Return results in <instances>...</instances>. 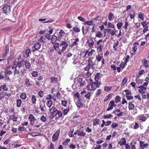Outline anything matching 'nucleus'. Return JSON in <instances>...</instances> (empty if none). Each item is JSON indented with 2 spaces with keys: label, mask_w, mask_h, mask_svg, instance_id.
Returning a JSON list of instances; mask_svg holds the SVG:
<instances>
[{
  "label": "nucleus",
  "mask_w": 149,
  "mask_h": 149,
  "mask_svg": "<svg viewBox=\"0 0 149 149\" xmlns=\"http://www.w3.org/2000/svg\"><path fill=\"white\" fill-rule=\"evenodd\" d=\"M74 96L78 100L76 103V105L78 107H85V105L83 102V100L80 97L79 94L78 92H76L74 95Z\"/></svg>",
  "instance_id": "f257e3e1"
},
{
  "label": "nucleus",
  "mask_w": 149,
  "mask_h": 149,
  "mask_svg": "<svg viewBox=\"0 0 149 149\" xmlns=\"http://www.w3.org/2000/svg\"><path fill=\"white\" fill-rule=\"evenodd\" d=\"M103 41L102 39H100L96 42V47L97 51L98 52H100L102 51L103 48L104 47L103 43L102 44Z\"/></svg>",
  "instance_id": "f03ea898"
},
{
  "label": "nucleus",
  "mask_w": 149,
  "mask_h": 149,
  "mask_svg": "<svg viewBox=\"0 0 149 149\" xmlns=\"http://www.w3.org/2000/svg\"><path fill=\"white\" fill-rule=\"evenodd\" d=\"M49 113L51 115L50 118H54L58 110L56 107L53 106L50 109H49Z\"/></svg>",
  "instance_id": "7ed1b4c3"
},
{
  "label": "nucleus",
  "mask_w": 149,
  "mask_h": 149,
  "mask_svg": "<svg viewBox=\"0 0 149 149\" xmlns=\"http://www.w3.org/2000/svg\"><path fill=\"white\" fill-rule=\"evenodd\" d=\"M148 84V82H144L143 85L139 86L138 88H140L139 91L141 94L145 93V91L146 90V87Z\"/></svg>",
  "instance_id": "20e7f679"
},
{
  "label": "nucleus",
  "mask_w": 149,
  "mask_h": 149,
  "mask_svg": "<svg viewBox=\"0 0 149 149\" xmlns=\"http://www.w3.org/2000/svg\"><path fill=\"white\" fill-rule=\"evenodd\" d=\"M2 10L4 13L6 15H8L10 13V8L9 5L5 4L3 7Z\"/></svg>",
  "instance_id": "39448f33"
},
{
  "label": "nucleus",
  "mask_w": 149,
  "mask_h": 149,
  "mask_svg": "<svg viewBox=\"0 0 149 149\" xmlns=\"http://www.w3.org/2000/svg\"><path fill=\"white\" fill-rule=\"evenodd\" d=\"M91 81L89 83V84L87 85V89L88 90L90 91H94L96 89V88L95 87V85L93 84V82L92 81V80L90 79Z\"/></svg>",
  "instance_id": "423d86ee"
},
{
  "label": "nucleus",
  "mask_w": 149,
  "mask_h": 149,
  "mask_svg": "<svg viewBox=\"0 0 149 149\" xmlns=\"http://www.w3.org/2000/svg\"><path fill=\"white\" fill-rule=\"evenodd\" d=\"M116 106V105L115 104L114 100H111L108 104V107L106 110L107 111H109L112 110L114 107H115Z\"/></svg>",
  "instance_id": "0eeeda50"
},
{
  "label": "nucleus",
  "mask_w": 149,
  "mask_h": 149,
  "mask_svg": "<svg viewBox=\"0 0 149 149\" xmlns=\"http://www.w3.org/2000/svg\"><path fill=\"white\" fill-rule=\"evenodd\" d=\"M28 119L30 121V125L33 126L34 125L35 121H37V120L35 118L34 115L32 114L29 115Z\"/></svg>",
  "instance_id": "6e6552de"
},
{
  "label": "nucleus",
  "mask_w": 149,
  "mask_h": 149,
  "mask_svg": "<svg viewBox=\"0 0 149 149\" xmlns=\"http://www.w3.org/2000/svg\"><path fill=\"white\" fill-rule=\"evenodd\" d=\"M41 47L40 44L38 42L36 43L32 47V52H34L40 49Z\"/></svg>",
  "instance_id": "1a4fd4ad"
},
{
  "label": "nucleus",
  "mask_w": 149,
  "mask_h": 149,
  "mask_svg": "<svg viewBox=\"0 0 149 149\" xmlns=\"http://www.w3.org/2000/svg\"><path fill=\"white\" fill-rule=\"evenodd\" d=\"M60 133V130H58L53 134L52 136V141H55L58 139Z\"/></svg>",
  "instance_id": "9d476101"
},
{
  "label": "nucleus",
  "mask_w": 149,
  "mask_h": 149,
  "mask_svg": "<svg viewBox=\"0 0 149 149\" xmlns=\"http://www.w3.org/2000/svg\"><path fill=\"white\" fill-rule=\"evenodd\" d=\"M79 40L78 38H74L71 40V43L70 45V47H72L79 44Z\"/></svg>",
  "instance_id": "9b49d317"
},
{
  "label": "nucleus",
  "mask_w": 149,
  "mask_h": 149,
  "mask_svg": "<svg viewBox=\"0 0 149 149\" xmlns=\"http://www.w3.org/2000/svg\"><path fill=\"white\" fill-rule=\"evenodd\" d=\"M112 113L115 114L118 117L120 116H123V112H121V110L119 109H116L114 110Z\"/></svg>",
  "instance_id": "f8f14e48"
},
{
  "label": "nucleus",
  "mask_w": 149,
  "mask_h": 149,
  "mask_svg": "<svg viewBox=\"0 0 149 149\" xmlns=\"http://www.w3.org/2000/svg\"><path fill=\"white\" fill-rule=\"evenodd\" d=\"M24 60L23 59L21 60L20 61H16L17 68L18 67L19 69H20L21 67L22 66L24 67Z\"/></svg>",
  "instance_id": "ddd939ff"
},
{
  "label": "nucleus",
  "mask_w": 149,
  "mask_h": 149,
  "mask_svg": "<svg viewBox=\"0 0 149 149\" xmlns=\"http://www.w3.org/2000/svg\"><path fill=\"white\" fill-rule=\"evenodd\" d=\"M86 43L88 44V47L90 48H92L93 47V46L94 45V41L92 38H91L88 40Z\"/></svg>",
  "instance_id": "4468645a"
},
{
  "label": "nucleus",
  "mask_w": 149,
  "mask_h": 149,
  "mask_svg": "<svg viewBox=\"0 0 149 149\" xmlns=\"http://www.w3.org/2000/svg\"><path fill=\"white\" fill-rule=\"evenodd\" d=\"M149 62L146 59H144L142 63V64L140 68H141L143 66H144L145 69H148L149 68Z\"/></svg>",
  "instance_id": "2eb2a0df"
},
{
  "label": "nucleus",
  "mask_w": 149,
  "mask_h": 149,
  "mask_svg": "<svg viewBox=\"0 0 149 149\" xmlns=\"http://www.w3.org/2000/svg\"><path fill=\"white\" fill-rule=\"evenodd\" d=\"M86 28L85 29V27L84 26H82L81 29L84 35H85V34H87L89 32V27H88L85 26Z\"/></svg>",
  "instance_id": "dca6fc26"
},
{
  "label": "nucleus",
  "mask_w": 149,
  "mask_h": 149,
  "mask_svg": "<svg viewBox=\"0 0 149 149\" xmlns=\"http://www.w3.org/2000/svg\"><path fill=\"white\" fill-rule=\"evenodd\" d=\"M65 34V33L64 31L62 30H61L58 34V40L60 41L62 37L64 36Z\"/></svg>",
  "instance_id": "f3484780"
},
{
  "label": "nucleus",
  "mask_w": 149,
  "mask_h": 149,
  "mask_svg": "<svg viewBox=\"0 0 149 149\" xmlns=\"http://www.w3.org/2000/svg\"><path fill=\"white\" fill-rule=\"evenodd\" d=\"M55 116L56 118L58 119H62L64 117L60 110H58Z\"/></svg>",
  "instance_id": "a211bd4d"
},
{
  "label": "nucleus",
  "mask_w": 149,
  "mask_h": 149,
  "mask_svg": "<svg viewBox=\"0 0 149 149\" xmlns=\"http://www.w3.org/2000/svg\"><path fill=\"white\" fill-rule=\"evenodd\" d=\"M45 104L44 101L40 102L39 108L42 112H44L45 111Z\"/></svg>",
  "instance_id": "6ab92c4d"
},
{
  "label": "nucleus",
  "mask_w": 149,
  "mask_h": 149,
  "mask_svg": "<svg viewBox=\"0 0 149 149\" xmlns=\"http://www.w3.org/2000/svg\"><path fill=\"white\" fill-rule=\"evenodd\" d=\"M68 43L67 42L62 41H61V44L60 45V46H62V50H65L66 47L68 46Z\"/></svg>",
  "instance_id": "aec40b11"
},
{
  "label": "nucleus",
  "mask_w": 149,
  "mask_h": 149,
  "mask_svg": "<svg viewBox=\"0 0 149 149\" xmlns=\"http://www.w3.org/2000/svg\"><path fill=\"white\" fill-rule=\"evenodd\" d=\"M107 32L108 34H110L111 36H113L115 35L116 33V31L115 29L114 30L109 29L107 30Z\"/></svg>",
  "instance_id": "412c9836"
},
{
  "label": "nucleus",
  "mask_w": 149,
  "mask_h": 149,
  "mask_svg": "<svg viewBox=\"0 0 149 149\" xmlns=\"http://www.w3.org/2000/svg\"><path fill=\"white\" fill-rule=\"evenodd\" d=\"M126 140L125 138H122L120 139V141H119L118 142V144L120 146H123L126 144Z\"/></svg>",
  "instance_id": "4be33fe9"
},
{
  "label": "nucleus",
  "mask_w": 149,
  "mask_h": 149,
  "mask_svg": "<svg viewBox=\"0 0 149 149\" xmlns=\"http://www.w3.org/2000/svg\"><path fill=\"white\" fill-rule=\"evenodd\" d=\"M46 41V38L44 36H42L38 40V41L42 45H43L45 43Z\"/></svg>",
  "instance_id": "5701e85b"
},
{
  "label": "nucleus",
  "mask_w": 149,
  "mask_h": 149,
  "mask_svg": "<svg viewBox=\"0 0 149 149\" xmlns=\"http://www.w3.org/2000/svg\"><path fill=\"white\" fill-rule=\"evenodd\" d=\"M103 76V75L100 72L97 73L95 77V81H98L99 79L102 77Z\"/></svg>",
  "instance_id": "b1692460"
},
{
  "label": "nucleus",
  "mask_w": 149,
  "mask_h": 149,
  "mask_svg": "<svg viewBox=\"0 0 149 149\" xmlns=\"http://www.w3.org/2000/svg\"><path fill=\"white\" fill-rule=\"evenodd\" d=\"M137 118L138 120L142 121H145L146 119V116L143 114L139 115Z\"/></svg>",
  "instance_id": "393cba45"
},
{
  "label": "nucleus",
  "mask_w": 149,
  "mask_h": 149,
  "mask_svg": "<svg viewBox=\"0 0 149 149\" xmlns=\"http://www.w3.org/2000/svg\"><path fill=\"white\" fill-rule=\"evenodd\" d=\"M145 142L143 141H140V146L141 149H144V148L147 146L148 145L147 143L144 144Z\"/></svg>",
  "instance_id": "a878e982"
},
{
  "label": "nucleus",
  "mask_w": 149,
  "mask_h": 149,
  "mask_svg": "<svg viewBox=\"0 0 149 149\" xmlns=\"http://www.w3.org/2000/svg\"><path fill=\"white\" fill-rule=\"evenodd\" d=\"M2 90L4 91H8V88L5 84H3V85H1L0 86V91H1Z\"/></svg>",
  "instance_id": "bb28decb"
},
{
  "label": "nucleus",
  "mask_w": 149,
  "mask_h": 149,
  "mask_svg": "<svg viewBox=\"0 0 149 149\" xmlns=\"http://www.w3.org/2000/svg\"><path fill=\"white\" fill-rule=\"evenodd\" d=\"M134 46L132 47V51L135 52H136L138 49V46L139 45V43L138 42H135L133 44Z\"/></svg>",
  "instance_id": "cd10ccee"
},
{
  "label": "nucleus",
  "mask_w": 149,
  "mask_h": 149,
  "mask_svg": "<svg viewBox=\"0 0 149 149\" xmlns=\"http://www.w3.org/2000/svg\"><path fill=\"white\" fill-rule=\"evenodd\" d=\"M31 100L32 104H36L37 101L36 96L34 95H31Z\"/></svg>",
  "instance_id": "c85d7f7f"
},
{
  "label": "nucleus",
  "mask_w": 149,
  "mask_h": 149,
  "mask_svg": "<svg viewBox=\"0 0 149 149\" xmlns=\"http://www.w3.org/2000/svg\"><path fill=\"white\" fill-rule=\"evenodd\" d=\"M57 38L58 37L56 36H55L54 34L52 36L51 38V42L52 43V44L55 43L57 40H58Z\"/></svg>",
  "instance_id": "c756f323"
},
{
  "label": "nucleus",
  "mask_w": 149,
  "mask_h": 149,
  "mask_svg": "<svg viewBox=\"0 0 149 149\" xmlns=\"http://www.w3.org/2000/svg\"><path fill=\"white\" fill-rule=\"evenodd\" d=\"M18 118V117L15 115H11L9 116V119L13 120L14 122L16 121Z\"/></svg>",
  "instance_id": "7c9ffc66"
},
{
  "label": "nucleus",
  "mask_w": 149,
  "mask_h": 149,
  "mask_svg": "<svg viewBox=\"0 0 149 149\" xmlns=\"http://www.w3.org/2000/svg\"><path fill=\"white\" fill-rule=\"evenodd\" d=\"M93 84L95 85V86L96 88H99L100 87L101 85H102V83L101 81H95V82H93Z\"/></svg>",
  "instance_id": "2f4dec72"
},
{
  "label": "nucleus",
  "mask_w": 149,
  "mask_h": 149,
  "mask_svg": "<svg viewBox=\"0 0 149 149\" xmlns=\"http://www.w3.org/2000/svg\"><path fill=\"white\" fill-rule=\"evenodd\" d=\"M24 64L26 69H29L31 66V64L28 61H24Z\"/></svg>",
  "instance_id": "473e14b6"
},
{
  "label": "nucleus",
  "mask_w": 149,
  "mask_h": 149,
  "mask_svg": "<svg viewBox=\"0 0 149 149\" xmlns=\"http://www.w3.org/2000/svg\"><path fill=\"white\" fill-rule=\"evenodd\" d=\"M93 126H95L99 124L100 120L99 119H97V118H95L93 119Z\"/></svg>",
  "instance_id": "72a5a7b5"
},
{
  "label": "nucleus",
  "mask_w": 149,
  "mask_h": 149,
  "mask_svg": "<svg viewBox=\"0 0 149 149\" xmlns=\"http://www.w3.org/2000/svg\"><path fill=\"white\" fill-rule=\"evenodd\" d=\"M115 17L114 16V14L111 12L109 13V15L108 16V20L109 21H111Z\"/></svg>",
  "instance_id": "f704fd0d"
},
{
  "label": "nucleus",
  "mask_w": 149,
  "mask_h": 149,
  "mask_svg": "<svg viewBox=\"0 0 149 149\" xmlns=\"http://www.w3.org/2000/svg\"><path fill=\"white\" fill-rule=\"evenodd\" d=\"M96 60L97 62L100 61L103 58V55L102 54H98L97 55H96Z\"/></svg>",
  "instance_id": "c9c22d12"
},
{
  "label": "nucleus",
  "mask_w": 149,
  "mask_h": 149,
  "mask_svg": "<svg viewBox=\"0 0 149 149\" xmlns=\"http://www.w3.org/2000/svg\"><path fill=\"white\" fill-rule=\"evenodd\" d=\"M77 81L81 86H83L85 84V81H83L82 79L81 78H79Z\"/></svg>",
  "instance_id": "e433bc0d"
},
{
  "label": "nucleus",
  "mask_w": 149,
  "mask_h": 149,
  "mask_svg": "<svg viewBox=\"0 0 149 149\" xmlns=\"http://www.w3.org/2000/svg\"><path fill=\"white\" fill-rule=\"evenodd\" d=\"M28 134L33 137H36L37 136H39L40 135V134L38 132H35L29 133Z\"/></svg>",
  "instance_id": "4c0bfd02"
},
{
  "label": "nucleus",
  "mask_w": 149,
  "mask_h": 149,
  "mask_svg": "<svg viewBox=\"0 0 149 149\" xmlns=\"http://www.w3.org/2000/svg\"><path fill=\"white\" fill-rule=\"evenodd\" d=\"M134 108V105L132 102H130L128 103V109L129 110H132Z\"/></svg>",
  "instance_id": "58836bf2"
},
{
  "label": "nucleus",
  "mask_w": 149,
  "mask_h": 149,
  "mask_svg": "<svg viewBox=\"0 0 149 149\" xmlns=\"http://www.w3.org/2000/svg\"><path fill=\"white\" fill-rule=\"evenodd\" d=\"M53 104L52 101L51 100H48L47 102L46 105L48 107L49 109L52 107V106Z\"/></svg>",
  "instance_id": "ea45409f"
},
{
  "label": "nucleus",
  "mask_w": 149,
  "mask_h": 149,
  "mask_svg": "<svg viewBox=\"0 0 149 149\" xmlns=\"http://www.w3.org/2000/svg\"><path fill=\"white\" fill-rule=\"evenodd\" d=\"M113 95V94L112 93H110L104 99V102L107 101H108L111 98V97H112V95Z\"/></svg>",
  "instance_id": "a19ab883"
},
{
  "label": "nucleus",
  "mask_w": 149,
  "mask_h": 149,
  "mask_svg": "<svg viewBox=\"0 0 149 149\" xmlns=\"http://www.w3.org/2000/svg\"><path fill=\"white\" fill-rule=\"evenodd\" d=\"M22 103V100L21 99H17L16 101V106L17 107H20Z\"/></svg>",
  "instance_id": "79ce46f5"
},
{
  "label": "nucleus",
  "mask_w": 149,
  "mask_h": 149,
  "mask_svg": "<svg viewBox=\"0 0 149 149\" xmlns=\"http://www.w3.org/2000/svg\"><path fill=\"white\" fill-rule=\"evenodd\" d=\"M4 73L5 76L8 75V76L9 75H12L13 72L11 71L6 70H5Z\"/></svg>",
  "instance_id": "37998d69"
},
{
  "label": "nucleus",
  "mask_w": 149,
  "mask_h": 149,
  "mask_svg": "<svg viewBox=\"0 0 149 149\" xmlns=\"http://www.w3.org/2000/svg\"><path fill=\"white\" fill-rule=\"evenodd\" d=\"M86 135V133L84 132L83 130L79 132V133L78 134V136H82L83 137H85Z\"/></svg>",
  "instance_id": "c03bdc74"
},
{
  "label": "nucleus",
  "mask_w": 149,
  "mask_h": 149,
  "mask_svg": "<svg viewBox=\"0 0 149 149\" xmlns=\"http://www.w3.org/2000/svg\"><path fill=\"white\" fill-rule=\"evenodd\" d=\"M95 36L97 38H102L103 34L102 33L98 31L97 32Z\"/></svg>",
  "instance_id": "a18cd8bd"
},
{
  "label": "nucleus",
  "mask_w": 149,
  "mask_h": 149,
  "mask_svg": "<svg viewBox=\"0 0 149 149\" xmlns=\"http://www.w3.org/2000/svg\"><path fill=\"white\" fill-rule=\"evenodd\" d=\"M112 88V86H104V90L105 91H111Z\"/></svg>",
  "instance_id": "49530a36"
},
{
  "label": "nucleus",
  "mask_w": 149,
  "mask_h": 149,
  "mask_svg": "<svg viewBox=\"0 0 149 149\" xmlns=\"http://www.w3.org/2000/svg\"><path fill=\"white\" fill-rule=\"evenodd\" d=\"M102 93V90L100 89H99L97 90L95 93V95L96 96H99Z\"/></svg>",
  "instance_id": "de8ad7c7"
},
{
  "label": "nucleus",
  "mask_w": 149,
  "mask_h": 149,
  "mask_svg": "<svg viewBox=\"0 0 149 149\" xmlns=\"http://www.w3.org/2000/svg\"><path fill=\"white\" fill-rule=\"evenodd\" d=\"M136 144V143L135 141H132L130 143L131 148L132 149H136L135 145Z\"/></svg>",
  "instance_id": "09e8293b"
},
{
  "label": "nucleus",
  "mask_w": 149,
  "mask_h": 149,
  "mask_svg": "<svg viewBox=\"0 0 149 149\" xmlns=\"http://www.w3.org/2000/svg\"><path fill=\"white\" fill-rule=\"evenodd\" d=\"M80 29L77 26H75L73 28V31L74 32L78 33H79L80 31Z\"/></svg>",
  "instance_id": "8fccbe9b"
},
{
  "label": "nucleus",
  "mask_w": 149,
  "mask_h": 149,
  "mask_svg": "<svg viewBox=\"0 0 149 149\" xmlns=\"http://www.w3.org/2000/svg\"><path fill=\"white\" fill-rule=\"evenodd\" d=\"M25 54L27 57L30 56V54H31V51L29 48H27L25 51Z\"/></svg>",
  "instance_id": "3c124183"
},
{
  "label": "nucleus",
  "mask_w": 149,
  "mask_h": 149,
  "mask_svg": "<svg viewBox=\"0 0 149 149\" xmlns=\"http://www.w3.org/2000/svg\"><path fill=\"white\" fill-rule=\"evenodd\" d=\"M115 102L116 103H118L121 100V97L119 95L116 96L115 97Z\"/></svg>",
  "instance_id": "603ef678"
},
{
  "label": "nucleus",
  "mask_w": 149,
  "mask_h": 149,
  "mask_svg": "<svg viewBox=\"0 0 149 149\" xmlns=\"http://www.w3.org/2000/svg\"><path fill=\"white\" fill-rule=\"evenodd\" d=\"M138 17L141 19L143 20L144 19V14L141 12L139 13Z\"/></svg>",
  "instance_id": "864d4df0"
},
{
  "label": "nucleus",
  "mask_w": 149,
  "mask_h": 149,
  "mask_svg": "<svg viewBox=\"0 0 149 149\" xmlns=\"http://www.w3.org/2000/svg\"><path fill=\"white\" fill-rule=\"evenodd\" d=\"M73 132L74 128L70 129V131L68 133V136L70 137H72L73 136Z\"/></svg>",
  "instance_id": "5fc2aeb1"
},
{
  "label": "nucleus",
  "mask_w": 149,
  "mask_h": 149,
  "mask_svg": "<svg viewBox=\"0 0 149 149\" xmlns=\"http://www.w3.org/2000/svg\"><path fill=\"white\" fill-rule=\"evenodd\" d=\"M91 65L88 64L86 66L85 68H84V70L85 71H88V72H87V74H88V73L90 74L89 73V70L91 68Z\"/></svg>",
  "instance_id": "6e6d98bb"
},
{
  "label": "nucleus",
  "mask_w": 149,
  "mask_h": 149,
  "mask_svg": "<svg viewBox=\"0 0 149 149\" xmlns=\"http://www.w3.org/2000/svg\"><path fill=\"white\" fill-rule=\"evenodd\" d=\"M5 97L4 92L2 91L0 92V100L3 99Z\"/></svg>",
  "instance_id": "4d7b16f0"
},
{
  "label": "nucleus",
  "mask_w": 149,
  "mask_h": 149,
  "mask_svg": "<svg viewBox=\"0 0 149 149\" xmlns=\"http://www.w3.org/2000/svg\"><path fill=\"white\" fill-rule=\"evenodd\" d=\"M20 73L22 76H24L26 73V70L24 68L20 71Z\"/></svg>",
  "instance_id": "13d9d810"
},
{
  "label": "nucleus",
  "mask_w": 149,
  "mask_h": 149,
  "mask_svg": "<svg viewBox=\"0 0 149 149\" xmlns=\"http://www.w3.org/2000/svg\"><path fill=\"white\" fill-rule=\"evenodd\" d=\"M119 45V41L118 40L116 41V42L114 43V44L113 45V48H114V50L115 51H116L117 50V48H116V47L118 46Z\"/></svg>",
  "instance_id": "bf43d9fd"
},
{
  "label": "nucleus",
  "mask_w": 149,
  "mask_h": 149,
  "mask_svg": "<svg viewBox=\"0 0 149 149\" xmlns=\"http://www.w3.org/2000/svg\"><path fill=\"white\" fill-rule=\"evenodd\" d=\"M31 75L34 77H37L38 75V73L36 71H33L31 73Z\"/></svg>",
  "instance_id": "052dcab7"
},
{
  "label": "nucleus",
  "mask_w": 149,
  "mask_h": 149,
  "mask_svg": "<svg viewBox=\"0 0 149 149\" xmlns=\"http://www.w3.org/2000/svg\"><path fill=\"white\" fill-rule=\"evenodd\" d=\"M19 69L17 70V68L15 70H14V75L15 76H17H17L19 75V74L20 73V72L19 71Z\"/></svg>",
  "instance_id": "680f3d73"
},
{
  "label": "nucleus",
  "mask_w": 149,
  "mask_h": 149,
  "mask_svg": "<svg viewBox=\"0 0 149 149\" xmlns=\"http://www.w3.org/2000/svg\"><path fill=\"white\" fill-rule=\"evenodd\" d=\"M108 27L109 28H113L114 29V28H115V26L114 24L109 22H108Z\"/></svg>",
  "instance_id": "e2e57ef3"
},
{
  "label": "nucleus",
  "mask_w": 149,
  "mask_h": 149,
  "mask_svg": "<svg viewBox=\"0 0 149 149\" xmlns=\"http://www.w3.org/2000/svg\"><path fill=\"white\" fill-rule=\"evenodd\" d=\"M38 94L39 96L42 98L44 96V91H39L38 93Z\"/></svg>",
  "instance_id": "0e129e2a"
},
{
  "label": "nucleus",
  "mask_w": 149,
  "mask_h": 149,
  "mask_svg": "<svg viewBox=\"0 0 149 149\" xmlns=\"http://www.w3.org/2000/svg\"><path fill=\"white\" fill-rule=\"evenodd\" d=\"M20 97L22 100H25L26 98V95L25 93H22L20 95Z\"/></svg>",
  "instance_id": "69168bd1"
},
{
  "label": "nucleus",
  "mask_w": 149,
  "mask_h": 149,
  "mask_svg": "<svg viewBox=\"0 0 149 149\" xmlns=\"http://www.w3.org/2000/svg\"><path fill=\"white\" fill-rule=\"evenodd\" d=\"M70 110V108L69 107L68 108L65 109L63 112L62 114L63 115H65L67 114V113Z\"/></svg>",
  "instance_id": "338daca9"
},
{
  "label": "nucleus",
  "mask_w": 149,
  "mask_h": 149,
  "mask_svg": "<svg viewBox=\"0 0 149 149\" xmlns=\"http://www.w3.org/2000/svg\"><path fill=\"white\" fill-rule=\"evenodd\" d=\"M127 65V63L125 62H122L120 64V66L122 69H123L125 68V66Z\"/></svg>",
  "instance_id": "774afa93"
}]
</instances>
